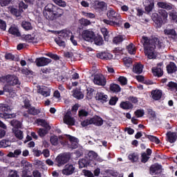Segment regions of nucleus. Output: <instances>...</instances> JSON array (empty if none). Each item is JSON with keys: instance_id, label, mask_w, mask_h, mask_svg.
<instances>
[{"instance_id": "53", "label": "nucleus", "mask_w": 177, "mask_h": 177, "mask_svg": "<svg viewBox=\"0 0 177 177\" xmlns=\"http://www.w3.org/2000/svg\"><path fill=\"white\" fill-rule=\"evenodd\" d=\"M86 91V97H88V99H92V96H93V93L95 92V90L92 88H88Z\"/></svg>"}, {"instance_id": "58", "label": "nucleus", "mask_w": 177, "mask_h": 177, "mask_svg": "<svg viewBox=\"0 0 177 177\" xmlns=\"http://www.w3.org/2000/svg\"><path fill=\"white\" fill-rule=\"evenodd\" d=\"M95 44L98 46L103 45V38L100 36L95 37Z\"/></svg>"}, {"instance_id": "51", "label": "nucleus", "mask_w": 177, "mask_h": 177, "mask_svg": "<svg viewBox=\"0 0 177 177\" xmlns=\"http://www.w3.org/2000/svg\"><path fill=\"white\" fill-rule=\"evenodd\" d=\"M3 91H4V92H8V93H12L14 90L12 88V85L8 84L4 86Z\"/></svg>"}, {"instance_id": "35", "label": "nucleus", "mask_w": 177, "mask_h": 177, "mask_svg": "<svg viewBox=\"0 0 177 177\" xmlns=\"http://www.w3.org/2000/svg\"><path fill=\"white\" fill-rule=\"evenodd\" d=\"M110 91L118 93V92H121V87L118 84H113L110 85Z\"/></svg>"}, {"instance_id": "23", "label": "nucleus", "mask_w": 177, "mask_h": 177, "mask_svg": "<svg viewBox=\"0 0 177 177\" xmlns=\"http://www.w3.org/2000/svg\"><path fill=\"white\" fill-rule=\"evenodd\" d=\"M157 6L162 9H166V10H171L173 6L172 4L164 1L158 2Z\"/></svg>"}, {"instance_id": "3", "label": "nucleus", "mask_w": 177, "mask_h": 177, "mask_svg": "<svg viewBox=\"0 0 177 177\" xmlns=\"http://www.w3.org/2000/svg\"><path fill=\"white\" fill-rule=\"evenodd\" d=\"M159 17L158 15H153V20L156 26V27H161L162 24H165L168 20V12L164 10H159Z\"/></svg>"}, {"instance_id": "32", "label": "nucleus", "mask_w": 177, "mask_h": 177, "mask_svg": "<svg viewBox=\"0 0 177 177\" xmlns=\"http://www.w3.org/2000/svg\"><path fill=\"white\" fill-rule=\"evenodd\" d=\"M21 27L24 28L26 31H28L30 30H32V25L27 21H24L21 22Z\"/></svg>"}, {"instance_id": "39", "label": "nucleus", "mask_w": 177, "mask_h": 177, "mask_svg": "<svg viewBox=\"0 0 177 177\" xmlns=\"http://www.w3.org/2000/svg\"><path fill=\"white\" fill-rule=\"evenodd\" d=\"M21 73L24 75H34V71H32L31 69H29L26 67L22 68L21 70Z\"/></svg>"}, {"instance_id": "41", "label": "nucleus", "mask_w": 177, "mask_h": 177, "mask_svg": "<svg viewBox=\"0 0 177 177\" xmlns=\"http://www.w3.org/2000/svg\"><path fill=\"white\" fill-rule=\"evenodd\" d=\"M128 158L131 162H136L139 160V156L136 153H131L129 155Z\"/></svg>"}, {"instance_id": "11", "label": "nucleus", "mask_w": 177, "mask_h": 177, "mask_svg": "<svg viewBox=\"0 0 177 177\" xmlns=\"http://www.w3.org/2000/svg\"><path fill=\"white\" fill-rule=\"evenodd\" d=\"M62 172L63 175H66V176L73 175L75 172V167L71 164H67L64 166Z\"/></svg>"}, {"instance_id": "20", "label": "nucleus", "mask_w": 177, "mask_h": 177, "mask_svg": "<svg viewBox=\"0 0 177 177\" xmlns=\"http://www.w3.org/2000/svg\"><path fill=\"white\" fill-rule=\"evenodd\" d=\"M120 107L123 110H132V109H133V104H132L129 101H125L122 102L120 104Z\"/></svg>"}, {"instance_id": "27", "label": "nucleus", "mask_w": 177, "mask_h": 177, "mask_svg": "<svg viewBox=\"0 0 177 177\" xmlns=\"http://www.w3.org/2000/svg\"><path fill=\"white\" fill-rule=\"evenodd\" d=\"M133 71L136 74H142L143 73V65L142 64H137L133 68Z\"/></svg>"}, {"instance_id": "29", "label": "nucleus", "mask_w": 177, "mask_h": 177, "mask_svg": "<svg viewBox=\"0 0 177 177\" xmlns=\"http://www.w3.org/2000/svg\"><path fill=\"white\" fill-rule=\"evenodd\" d=\"M21 167L24 168V171H26L27 172V171H28V169H30V168L32 167V165H31V163H30V162H28L26 160H22L21 161Z\"/></svg>"}, {"instance_id": "13", "label": "nucleus", "mask_w": 177, "mask_h": 177, "mask_svg": "<svg viewBox=\"0 0 177 177\" xmlns=\"http://www.w3.org/2000/svg\"><path fill=\"white\" fill-rule=\"evenodd\" d=\"M66 139L69 140L68 146L70 149H77V147H78V138L70 135H66Z\"/></svg>"}, {"instance_id": "24", "label": "nucleus", "mask_w": 177, "mask_h": 177, "mask_svg": "<svg viewBox=\"0 0 177 177\" xmlns=\"http://www.w3.org/2000/svg\"><path fill=\"white\" fill-rule=\"evenodd\" d=\"M151 96L153 100H160L161 96H162V91L158 89L153 90L151 91Z\"/></svg>"}, {"instance_id": "15", "label": "nucleus", "mask_w": 177, "mask_h": 177, "mask_svg": "<svg viewBox=\"0 0 177 177\" xmlns=\"http://www.w3.org/2000/svg\"><path fill=\"white\" fill-rule=\"evenodd\" d=\"M162 62H160L158 64V67H155L152 68V73L153 75L156 77H161L162 76L163 72H162Z\"/></svg>"}, {"instance_id": "5", "label": "nucleus", "mask_w": 177, "mask_h": 177, "mask_svg": "<svg viewBox=\"0 0 177 177\" xmlns=\"http://www.w3.org/2000/svg\"><path fill=\"white\" fill-rule=\"evenodd\" d=\"M95 125V127H102L103 125V119L102 118L95 115L93 118L87 119L81 122L82 127H88V125Z\"/></svg>"}, {"instance_id": "36", "label": "nucleus", "mask_w": 177, "mask_h": 177, "mask_svg": "<svg viewBox=\"0 0 177 177\" xmlns=\"http://www.w3.org/2000/svg\"><path fill=\"white\" fill-rule=\"evenodd\" d=\"M96 157H97V153L93 151H90L87 153V158L90 161H95V160H96Z\"/></svg>"}, {"instance_id": "28", "label": "nucleus", "mask_w": 177, "mask_h": 177, "mask_svg": "<svg viewBox=\"0 0 177 177\" xmlns=\"http://www.w3.org/2000/svg\"><path fill=\"white\" fill-rule=\"evenodd\" d=\"M26 41H28L29 42H32L33 44L38 43V39L35 37V35H26L25 36Z\"/></svg>"}, {"instance_id": "62", "label": "nucleus", "mask_w": 177, "mask_h": 177, "mask_svg": "<svg viewBox=\"0 0 177 177\" xmlns=\"http://www.w3.org/2000/svg\"><path fill=\"white\" fill-rule=\"evenodd\" d=\"M167 86L170 88L171 89H174L175 91H177V84L175 82H170L168 83Z\"/></svg>"}, {"instance_id": "42", "label": "nucleus", "mask_w": 177, "mask_h": 177, "mask_svg": "<svg viewBox=\"0 0 177 177\" xmlns=\"http://www.w3.org/2000/svg\"><path fill=\"white\" fill-rule=\"evenodd\" d=\"M53 2L61 8H66L67 6V3L63 0H53Z\"/></svg>"}, {"instance_id": "4", "label": "nucleus", "mask_w": 177, "mask_h": 177, "mask_svg": "<svg viewBox=\"0 0 177 177\" xmlns=\"http://www.w3.org/2000/svg\"><path fill=\"white\" fill-rule=\"evenodd\" d=\"M68 35H71L70 30H64L58 33V37L55 39V41L59 46L64 48L66 46V40L68 39Z\"/></svg>"}, {"instance_id": "45", "label": "nucleus", "mask_w": 177, "mask_h": 177, "mask_svg": "<svg viewBox=\"0 0 177 177\" xmlns=\"http://www.w3.org/2000/svg\"><path fill=\"white\" fill-rule=\"evenodd\" d=\"M146 138L149 139L151 142H153V143H156V145H158L160 143V139L154 136H146Z\"/></svg>"}, {"instance_id": "33", "label": "nucleus", "mask_w": 177, "mask_h": 177, "mask_svg": "<svg viewBox=\"0 0 177 177\" xmlns=\"http://www.w3.org/2000/svg\"><path fill=\"white\" fill-rule=\"evenodd\" d=\"M127 49L130 55H135L136 53V47L132 43L127 46Z\"/></svg>"}, {"instance_id": "18", "label": "nucleus", "mask_w": 177, "mask_h": 177, "mask_svg": "<svg viewBox=\"0 0 177 177\" xmlns=\"http://www.w3.org/2000/svg\"><path fill=\"white\" fill-rule=\"evenodd\" d=\"M97 57L104 60H111L113 59V55L107 52L100 53L97 54Z\"/></svg>"}, {"instance_id": "7", "label": "nucleus", "mask_w": 177, "mask_h": 177, "mask_svg": "<svg viewBox=\"0 0 177 177\" xmlns=\"http://www.w3.org/2000/svg\"><path fill=\"white\" fill-rule=\"evenodd\" d=\"M93 82L95 85L104 86L106 84V77L100 73L94 75Z\"/></svg>"}, {"instance_id": "12", "label": "nucleus", "mask_w": 177, "mask_h": 177, "mask_svg": "<svg viewBox=\"0 0 177 177\" xmlns=\"http://www.w3.org/2000/svg\"><path fill=\"white\" fill-rule=\"evenodd\" d=\"M63 122L66 125L73 126L75 124V119L71 116V111H68L63 118Z\"/></svg>"}, {"instance_id": "14", "label": "nucleus", "mask_w": 177, "mask_h": 177, "mask_svg": "<svg viewBox=\"0 0 177 177\" xmlns=\"http://www.w3.org/2000/svg\"><path fill=\"white\" fill-rule=\"evenodd\" d=\"M95 34L93 33V31L92 30H84L82 32V38L84 41H92L93 39Z\"/></svg>"}, {"instance_id": "52", "label": "nucleus", "mask_w": 177, "mask_h": 177, "mask_svg": "<svg viewBox=\"0 0 177 177\" xmlns=\"http://www.w3.org/2000/svg\"><path fill=\"white\" fill-rule=\"evenodd\" d=\"M88 165V160L85 159H80L79 160V167L80 168H85Z\"/></svg>"}, {"instance_id": "31", "label": "nucleus", "mask_w": 177, "mask_h": 177, "mask_svg": "<svg viewBox=\"0 0 177 177\" xmlns=\"http://www.w3.org/2000/svg\"><path fill=\"white\" fill-rule=\"evenodd\" d=\"M35 63L37 67H44L45 66V57L36 58Z\"/></svg>"}, {"instance_id": "30", "label": "nucleus", "mask_w": 177, "mask_h": 177, "mask_svg": "<svg viewBox=\"0 0 177 177\" xmlns=\"http://www.w3.org/2000/svg\"><path fill=\"white\" fill-rule=\"evenodd\" d=\"M13 133H15L17 139H19V140H23V138H24V133H23V131L20 129H14Z\"/></svg>"}, {"instance_id": "40", "label": "nucleus", "mask_w": 177, "mask_h": 177, "mask_svg": "<svg viewBox=\"0 0 177 177\" xmlns=\"http://www.w3.org/2000/svg\"><path fill=\"white\" fill-rule=\"evenodd\" d=\"M10 124L12 125V127H15V129H19V128H21V122L19 120H11Z\"/></svg>"}, {"instance_id": "26", "label": "nucleus", "mask_w": 177, "mask_h": 177, "mask_svg": "<svg viewBox=\"0 0 177 177\" xmlns=\"http://www.w3.org/2000/svg\"><path fill=\"white\" fill-rule=\"evenodd\" d=\"M167 71L169 74H173V73H176L177 66L174 62H170L169 64L167 66Z\"/></svg>"}, {"instance_id": "50", "label": "nucleus", "mask_w": 177, "mask_h": 177, "mask_svg": "<svg viewBox=\"0 0 177 177\" xmlns=\"http://www.w3.org/2000/svg\"><path fill=\"white\" fill-rule=\"evenodd\" d=\"M78 114H79L80 118H84V117H88V115H89V113L85 111V109H82L79 111Z\"/></svg>"}, {"instance_id": "21", "label": "nucleus", "mask_w": 177, "mask_h": 177, "mask_svg": "<svg viewBox=\"0 0 177 177\" xmlns=\"http://www.w3.org/2000/svg\"><path fill=\"white\" fill-rule=\"evenodd\" d=\"M94 8L97 10H106L107 9V4L104 1H96Z\"/></svg>"}, {"instance_id": "16", "label": "nucleus", "mask_w": 177, "mask_h": 177, "mask_svg": "<svg viewBox=\"0 0 177 177\" xmlns=\"http://www.w3.org/2000/svg\"><path fill=\"white\" fill-rule=\"evenodd\" d=\"M162 169V166L157 163L152 165L149 169L150 174H160Z\"/></svg>"}, {"instance_id": "8", "label": "nucleus", "mask_w": 177, "mask_h": 177, "mask_svg": "<svg viewBox=\"0 0 177 177\" xmlns=\"http://www.w3.org/2000/svg\"><path fill=\"white\" fill-rule=\"evenodd\" d=\"M3 80H6L7 84L9 85H12V86H15V85H20V81H19V77L16 76H13L12 75H8L4 77Z\"/></svg>"}, {"instance_id": "59", "label": "nucleus", "mask_w": 177, "mask_h": 177, "mask_svg": "<svg viewBox=\"0 0 177 177\" xmlns=\"http://www.w3.org/2000/svg\"><path fill=\"white\" fill-rule=\"evenodd\" d=\"M0 29L2 31H6V21L0 19Z\"/></svg>"}, {"instance_id": "44", "label": "nucleus", "mask_w": 177, "mask_h": 177, "mask_svg": "<svg viewBox=\"0 0 177 177\" xmlns=\"http://www.w3.org/2000/svg\"><path fill=\"white\" fill-rule=\"evenodd\" d=\"M164 32L166 35H170L171 37H176V32L174 29H165Z\"/></svg>"}, {"instance_id": "48", "label": "nucleus", "mask_w": 177, "mask_h": 177, "mask_svg": "<svg viewBox=\"0 0 177 177\" xmlns=\"http://www.w3.org/2000/svg\"><path fill=\"white\" fill-rule=\"evenodd\" d=\"M10 110V106L6 104H0V111H9Z\"/></svg>"}, {"instance_id": "49", "label": "nucleus", "mask_w": 177, "mask_h": 177, "mask_svg": "<svg viewBox=\"0 0 177 177\" xmlns=\"http://www.w3.org/2000/svg\"><path fill=\"white\" fill-rule=\"evenodd\" d=\"M50 140L53 146H57L59 145V138L56 136H51Z\"/></svg>"}, {"instance_id": "9", "label": "nucleus", "mask_w": 177, "mask_h": 177, "mask_svg": "<svg viewBox=\"0 0 177 177\" xmlns=\"http://www.w3.org/2000/svg\"><path fill=\"white\" fill-rule=\"evenodd\" d=\"M107 17L109 20L113 21H121V15L113 9H109L106 12Z\"/></svg>"}, {"instance_id": "60", "label": "nucleus", "mask_w": 177, "mask_h": 177, "mask_svg": "<svg viewBox=\"0 0 177 177\" xmlns=\"http://www.w3.org/2000/svg\"><path fill=\"white\" fill-rule=\"evenodd\" d=\"M80 24H82V26H89L91 24V21L82 18L80 19Z\"/></svg>"}, {"instance_id": "37", "label": "nucleus", "mask_w": 177, "mask_h": 177, "mask_svg": "<svg viewBox=\"0 0 177 177\" xmlns=\"http://www.w3.org/2000/svg\"><path fill=\"white\" fill-rule=\"evenodd\" d=\"M0 118H4L5 120H8L9 118H16V113H0Z\"/></svg>"}, {"instance_id": "47", "label": "nucleus", "mask_w": 177, "mask_h": 177, "mask_svg": "<svg viewBox=\"0 0 177 177\" xmlns=\"http://www.w3.org/2000/svg\"><path fill=\"white\" fill-rule=\"evenodd\" d=\"M101 32L104 35V38L105 39V41H109V31H107V28H102L101 29Z\"/></svg>"}, {"instance_id": "38", "label": "nucleus", "mask_w": 177, "mask_h": 177, "mask_svg": "<svg viewBox=\"0 0 177 177\" xmlns=\"http://www.w3.org/2000/svg\"><path fill=\"white\" fill-rule=\"evenodd\" d=\"M28 114H30L31 115H38V114H39V113H41V111H39V109H35V107L32 106V107H30L28 109Z\"/></svg>"}, {"instance_id": "2", "label": "nucleus", "mask_w": 177, "mask_h": 177, "mask_svg": "<svg viewBox=\"0 0 177 177\" xmlns=\"http://www.w3.org/2000/svg\"><path fill=\"white\" fill-rule=\"evenodd\" d=\"M141 43L144 46L145 56H147L148 59H156V44H154V41L150 40V39L146 36H142Z\"/></svg>"}, {"instance_id": "61", "label": "nucleus", "mask_w": 177, "mask_h": 177, "mask_svg": "<svg viewBox=\"0 0 177 177\" xmlns=\"http://www.w3.org/2000/svg\"><path fill=\"white\" fill-rule=\"evenodd\" d=\"M15 55L13 54L10 53H7V54L5 55V59L6 60L13 61V60H15Z\"/></svg>"}, {"instance_id": "64", "label": "nucleus", "mask_w": 177, "mask_h": 177, "mask_svg": "<svg viewBox=\"0 0 177 177\" xmlns=\"http://www.w3.org/2000/svg\"><path fill=\"white\" fill-rule=\"evenodd\" d=\"M169 15L170 16V18L172 19V20H174V21H177V14L176 12L171 11L169 12Z\"/></svg>"}, {"instance_id": "1", "label": "nucleus", "mask_w": 177, "mask_h": 177, "mask_svg": "<svg viewBox=\"0 0 177 177\" xmlns=\"http://www.w3.org/2000/svg\"><path fill=\"white\" fill-rule=\"evenodd\" d=\"M46 10V19L47 20H56L59 17H62L64 15V10L60 8L53 3H48L45 7Z\"/></svg>"}, {"instance_id": "63", "label": "nucleus", "mask_w": 177, "mask_h": 177, "mask_svg": "<svg viewBox=\"0 0 177 177\" xmlns=\"http://www.w3.org/2000/svg\"><path fill=\"white\" fill-rule=\"evenodd\" d=\"M124 41V39H122V37L118 36L113 39V44H121Z\"/></svg>"}, {"instance_id": "34", "label": "nucleus", "mask_w": 177, "mask_h": 177, "mask_svg": "<svg viewBox=\"0 0 177 177\" xmlns=\"http://www.w3.org/2000/svg\"><path fill=\"white\" fill-rule=\"evenodd\" d=\"M150 41H153L155 47H156V45H157L160 49H162V48L165 47V45L164 44V43L162 41H160V39H158V38L150 39Z\"/></svg>"}, {"instance_id": "57", "label": "nucleus", "mask_w": 177, "mask_h": 177, "mask_svg": "<svg viewBox=\"0 0 177 177\" xmlns=\"http://www.w3.org/2000/svg\"><path fill=\"white\" fill-rule=\"evenodd\" d=\"M37 93L41 95L42 96H45V88L44 86H37Z\"/></svg>"}, {"instance_id": "25", "label": "nucleus", "mask_w": 177, "mask_h": 177, "mask_svg": "<svg viewBox=\"0 0 177 177\" xmlns=\"http://www.w3.org/2000/svg\"><path fill=\"white\" fill-rule=\"evenodd\" d=\"M145 3H147L145 10L148 13H150V12L154 9V0H147Z\"/></svg>"}, {"instance_id": "43", "label": "nucleus", "mask_w": 177, "mask_h": 177, "mask_svg": "<svg viewBox=\"0 0 177 177\" xmlns=\"http://www.w3.org/2000/svg\"><path fill=\"white\" fill-rule=\"evenodd\" d=\"M102 21L103 23H104L105 24H108L109 26H120V23L115 21H113L111 19H103Z\"/></svg>"}, {"instance_id": "17", "label": "nucleus", "mask_w": 177, "mask_h": 177, "mask_svg": "<svg viewBox=\"0 0 177 177\" xmlns=\"http://www.w3.org/2000/svg\"><path fill=\"white\" fill-rule=\"evenodd\" d=\"M95 99L101 103H106L109 100V96L103 93H97L95 95Z\"/></svg>"}, {"instance_id": "6", "label": "nucleus", "mask_w": 177, "mask_h": 177, "mask_svg": "<svg viewBox=\"0 0 177 177\" xmlns=\"http://www.w3.org/2000/svg\"><path fill=\"white\" fill-rule=\"evenodd\" d=\"M19 9L15 8H11V15L16 16V17H20V16H21V13H23V9H27V8H28V5L26 4L24 1H20L19 3Z\"/></svg>"}, {"instance_id": "54", "label": "nucleus", "mask_w": 177, "mask_h": 177, "mask_svg": "<svg viewBox=\"0 0 177 177\" xmlns=\"http://www.w3.org/2000/svg\"><path fill=\"white\" fill-rule=\"evenodd\" d=\"M123 62H124L125 66H127V67H129L131 66V64H132V58L126 57L123 59Z\"/></svg>"}, {"instance_id": "22", "label": "nucleus", "mask_w": 177, "mask_h": 177, "mask_svg": "<svg viewBox=\"0 0 177 177\" xmlns=\"http://www.w3.org/2000/svg\"><path fill=\"white\" fill-rule=\"evenodd\" d=\"M8 32L11 34V35H14V37H21V33H20L19 28L16 26H11L8 29Z\"/></svg>"}, {"instance_id": "19", "label": "nucleus", "mask_w": 177, "mask_h": 177, "mask_svg": "<svg viewBox=\"0 0 177 177\" xmlns=\"http://www.w3.org/2000/svg\"><path fill=\"white\" fill-rule=\"evenodd\" d=\"M167 138L169 143H175L177 140V134L175 132L169 131L167 133Z\"/></svg>"}, {"instance_id": "10", "label": "nucleus", "mask_w": 177, "mask_h": 177, "mask_svg": "<svg viewBox=\"0 0 177 177\" xmlns=\"http://www.w3.org/2000/svg\"><path fill=\"white\" fill-rule=\"evenodd\" d=\"M69 160L70 155L66 153L59 155L56 158V161L58 167H62V165H64V164H66V162H67Z\"/></svg>"}, {"instance_id": "46", "label": "nucleus", "mask_w": 177, "mask_h": 177, "mask_svg": "<svg viewBox=\"0 0 177 177\" xmlns=\"http://www.w3.org/2000/svg\"><path fill=\"white\" fill-rule=\"evenodd\" d=\"M73 97H75L76 99H84V94L81 93L79 90L75 91L73 93Z\"/></svg>"}, {"instance_id": "56", "label": "nucleus", "mask_w": 177, "mask_h": 177, "mask_svg": "<svg viewBox=\"0 0 177 177\" xmlns=\"http://www.w3.org/2000/svg\"><path fill=\"white\" fill-rule=\"evenodd\" d=\"M135 115H136L138 118H140V117L145 115V111L143 109H138L135 111Z\"/></svg>"}, {"instance_id": "55", "label": "nucleus", "mask_w": 177, "mask_h": 177, "mask_svg": "<svg viewBox=\"0 0 177 177\" xmlns=\"http://www.w3.org/2000/svg\"><path fill=\"white\" fill-rule=\"evenodd\" d=\"M118 81L121 84V85H127V84H128V80L124 76H120L118 78Z\"/></svg>"}]
</instances>
